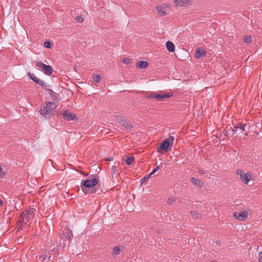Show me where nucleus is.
Wrapping results in <instances>:
<instances>
[{
  "instance_id": "6e6552de",
  "label": "nucleus",
  "mask_w": 262,
  "mask_h": 262,
  "mask_svg": "<svg viewBox=\"0 0 262 262\" xmlns=\"http://www.w3.org/2000/svg\"><path fill=\"white\" fill-rule=\"evenodd\" d=\"M117 119L119 124H120L122 126L124 127L127 130H130L133 128V125L132 123L124 119V117L122 116H118L117 117Z\"/></svg>"
},
{
  "instance_id": "20e7f679",
  "label": "nucleus",
  "mask_w": 262,
  "mask_h": 262,
  "mask_svg": "<svg viewBox=\"0 0 262 262\" xmlns=\"http://www.w3.org/2000/svg\"><path fill=\"white\" fill-rule=\"evenodd\" d=\"M235 134H243L247 136L250 129L249 124L243 123H238L234 126Z\"/></svg>"
},
{
  "instance_id": "473e14b6",
  "label": "nucleus",
  "mask_w": 262,
  "mask_h": 262,
  "mask_svg": "<svg viewBox=\"0 0 262 262\" xmlns=\"http://www.w3.org/2000/svg\"><path fill=\"white\" fill-rule=\"evenodd\" d=\"M190 212H191V214H192V215L195 216H196V217H199V214H198L196 211H191Z\"/></svg>"
},
{
  "instance_id": "4be33fe9",
  "label": "nucleus",
  "mask_w": 262,
  "mask_h": 262,
  "mask_svg": "<svg viewBox=\"0 0 262 262\" xmlns=\"http://www.w3.org/2000/svg\"><path fill=\"white\" fill-rule=\"evenodd\" d=\"M134 157L132 156L130 157L127 158L125 162L127 165H131L133 162L134 161Z\"/></svg>"
},
{
  "instance_id": "c9c22d12",
  "label": "nucleus",
  "mask_w": 262,
  "mask_h": 262,
  "mask_svg": "<svg viewBox=\"0 0 262 262\" xmlns=\"http://www.w3.org/2000/svg\"><path fill=\"white\" fill-rule=\"evenodd\" d=\"M104 160L106 161H112L113 160V157L107 158H105L104 159Z\"/></svg>"
},
{
  "instance_id": "ddd939ff",
  "label": "nucleus",
  "mask_w": 262,
  "mask_h": 262,
  "mask_svg": "<svg viewBox=\"0 0 262 262\" xmlns=\"http://www.w3.org/2000/svg\"><path fill=\"white\" fill-rule=\"evenodd\" d=\"M165 9L166 7L162 6H158L156 7V10L158 12V13L161 16H164L166 14Z\"/></svg>"
},
{
  "instance_id": "f3484780",
  "label": "nucleus",
  "mask_w": 262,
  "mask_h": 262,
  "mask_svg": "<svg viewBox=\"0 0 262 262\" xmlns=\"http://www.w3.org/2000/svg\"><path fill=\"white\" fill-rule=\"evenodd\" d=\"M148 66L147 62L141 60L138 61L136 64V67L139 69H145Z\"/></svg>"
},
{
  "instance_id": "39448f33",
  "label": "nucleus",
  "mask_w": 262,
  "mask_h": 262,
  "mask_svg": "<svg viewBox=\"0 0 262 262\" xmlns=\"http://www.w3.org/2000/svg\"><path fill=\"white\" fill-rule=\"evenodd\" d=\"M174 138L172 136H170L168 139L164 140L161 143L160 146L157 147V151L159 153L161 152V150H167L168 147L171 145H172Z\"/></svg>"
},
{
  "instance_id": "4c0bfd02",
  "label": "nucleus",
  "mask_w": 262,
  "mask_h": 262,
  "mask_svg": "<svg viewBox=\"0 0 262 262\" xmlns=\"http://www.w3.org/2000/svg\"><path fill=\"white\" fill-rule=\"evenodd\" d=\"M47 90L49 92V93L50 95H51L52 94H55V93L51 89H47Z\"/></svg>"
},
{
  "instance_id": "c756f323",
  "label": "nucleus",
  "mask_w": 262,
  "mask_h": 262,
  "mask_svg": "<svg viewBox=\"0 0 262 262\" xmlns=\"http://www.w3.org/2000/svg\"><path fill=\"white\" fill-rule=\"evenodd\" d=\"M43 46L45 47L50 49L51 48V43L49 41H46L43 43Z\"/></svg>"
},
{
  "instance_id": "c85d7f7f",
  "label": "nucleus",
  "mask_w": 262,
  "mask_h": 262,
  "mask_svg": "<svg viewBox=\"0 0 262 262\" xmlns=\"http://www.w3.org/2000/svg\"><path fill=\"white\" fill-rule=\"evenodd\" d=\"M162 100L164 98H170V97L172 96V94H162Z\"/></svg>"
},
{
  "instance_id": "bb28decb",
  "label": "nucleus",
  "mask_w": 262,
  "mask_h": 262,
  "mask_svg": "<svg viewBox=\"0 0 262 262\" xmlns=\"http://www.w3.org/2000/svg\"><path fill=\"white\" fill-rule=\"evenodd\" d=\"M150 176H151V174L150 173L145 176L143 178L141 179V183H143L144 182H145L146 180H147L150 177Z\"/></svg>"
},
{
  "instance_id": "423d86ee",
  "label": "nucleus",
  "mask_w": 262,
  "mask_h": 262,
  "mask_svg": "<svg viewBox=\"0 0 262 262\" xmlns=\"http://www.w3.org/2000/svg\"><path fill=\"white\" fill-rule=\"evenodd\" d=\"M236 174L239 176L241 181L247 184L251 179L252 176L249 173H246L243 170L238 169L236 170Z\"/></svg>"
},
{
  "instance_id": "1a4fd4ad",
  "label": "nucleus",
  "mask_w": 262,
  "mask_h": 262,
  "mask_svg": "<svg viewBox=\"0 0 262 262\" xmlns=\"http://www.w3.org/2000/svg\"><path fill=\"white\" fill-rule=\"evenodd\" d=\"M62 118L64 120L67 121L75 120L78 119V118L77 117L75 114L71 113L68 110L63 112L62 114Z\"/></svg>"
},
{
  "instance_id": "f8f14e48",
  "label": "nucleus",
  "mask_w": 262,
  "mask_h": 262,
  "mask_svg": "<svg viewBox=\"0 0 262 262\" xmlns=\"http://www.w3.org/2000/svg\"><path fill=\"white\" fill-rule=\"evenodd\" d=\"M53 71L54 69L51 66L46 65V64L42 69V72L43 73L48 76L51 75L53 73Z\"/></svg>"
},
{
  "instance_id": "412c9836",
  "label": "nucleus",
  "mask_w": 262,
  "mask_h": 262,
  "mask_svg": "<svg viewBox=\"0 0 262 262\" xmlns=\"http://www.w3.org/2000/svg\"><path fill=\"white\" fill-rule=\"evenodd\" d=\"M45 64L42 63V62H35V67L38 70H42L45 66Z\"/></svg>"
},
{
  "instance_id": "6ab92c4d",
  "label": "nucleus",
  "mask_w": 262,
  "mask_h": 262,
  "mask_svg": "<svg viewBox=\"0 0 262 262\" xmlns=\"http://www.w3.org/2000/svg\"><path fill=\"white\" fill-rule=\"evenodd\" d=\"M235 134L234 127L233 128H229L226 130L225 136L228 137H232Z\"/></svg>"
},
{
  "instance_id": "ea45409f",
  "label": "nucleus",
  "mask_w": 262,
  "mask_h": 262,
  "mask_svg": "<svg viewBox=\"0 0 262 262\" xmlns=\"http://www.w3.org/2000/svg\"><path fill=\"white\" fill-rule=\"evenodd\" d=\"M211 262H217V261H215V260H212V261H211Z\"/></svg>"
},
{
  "instance_id": "e433bc0d",
  "label": "nucleus",
  "mask_w": 262,
  "mask_h": 262,
  "mask_svg": "<svg viewBox=\"0 0 262 262\" xmlns=\"http://www.w3.org/2000/svg\"><path fill=\"white\" fill-rule=\"evenodd\" d=\"M198 173H199L200 174H204L205 173V172L202 169H199L198 171Z\"/></svg>"
},
{
  "instance_id": "9b49d317",
  "label": "nucleus",
  "mask_w": 262,
  "mask_h": 262,
  "mask_svg": "<svg viewBox=\"0 0 262 262\" xmlns=\"http://www.w3.org/2000/svg\"><path fill=\"white\" fill-rule=\"evenodd\" d=\"M145 97L147 99L155 98L158 101L162 100V94H159L155 92H152L149 94H146Z\"/></svg>"
},
{
  "instance_id": "f257e3e1",
  "label": "nucleus",
  "mask_w": 262,
  "mask_h": 262,
  "mask_svg": "<svg viewBox=\"0 0 262 262\" xmlns=\"http://www.w3.org/2000/svg\"><path fill=\"white\" fill-rule=\"evenodd\" d=\"M36 210L33 208L24 210L18 218V229H25L30 225V220L35 217Z\"/></svg>"
},
{
  "instance_id": "2f4dec72",
  "label": "nucleus",
  "mask_w": 262,
  "mask_h": 262,
  "mask_svg": "<svg viewBox=\"0 0 262 262\" xmlns=\"http://www.w3.org/2000/svg\"><path fill=\"white\" fill-rule=\"evenodd\" d=\"M111 170L113 173H115L117 171V168L115 165H113L111 168Z\"/></svg>"
},
{
  "instance_id": "aec40b11",
  "label": "nucleus",
  "mask_w": 262,
  "mask_h": 262,
  "mask_svg": "<svg viewBox=\"0 0 262 262\" xmlns=\"http://www.w3.org/2000/svg\"><path fill=\"white\" fill-rule=\"evenodd\" d=\"M191 182L195 185L200 186V187H201L203 184V183L202 182V181L201 180L197 179L195 178H191Z\"/></svg>"
},
{
  "instance_id": "4468645a",
  "label": "nucleus",
  "mask_w": 262,
  "mask_h": 262,
  "mask_svg": "<svg viewBox=\"0 0 262 262\" xmlns=\"http://www.w3.org/2000/svg\"><path fill=\"white\" fill-rule=\"evenodd\" d=\"M166 47L169 52H173L175 50V46L173 43L170 41H167L166 42Z\"/></svg>"
},
{
  "instance_id": "393cba45",
  "label": "nucleus",
  "mask_w": 262,
  "mask_h": 262,
  "mask_svg": "<svg viewBox=\"0 0 262 262\" xmlns=\"http://www.w3.org/2000/svg\"><path fill=\"white\" fill-rule=\"evenodd\" d=\"M244 41L248 43H251L252 42L251 37L250 36H245Z\"/></svg>"
},
{
  "instance_id": "7c9ffc66",
  "label": "nucleus",
  "mask_w": 262,
  "mask_h": 262,
  "mask_svg": "<svg viewBox=\"0 0 262 262\" xmlns=\"http://www.w3.org/2000/svg\"><path fill=\"white\" fill-rule=\"evenodd\" d=\"M160 169V166H156L154 169L153 170L151 171V173H150V174L151 175H152V174L155 173L156 171H157L158 170Z\"/></svg>"
},
{
  "instance_id": "b1692460",
  "label": "nucleus",
  "mask_w": 262,
  "mask_h": 262,
  "mask_svg": "<svg viewBox=\"0 0 262 262\" xmlns=\"http://www.w3.org/2000/svg\"><path fill=\"white\" fill-rule=\"evenodd\" d=\"M64 235L68 239H70L73 236L72 231H67L66 233H64Z\"/></svg>"
},
{
  "instance_id": "a211bd4d",
  "label": "nucleus",
  "mask_w": 262,
  "mask_h": 262,
  "mask_svg": "<svg viewBox=\"0 0 262 262\" xmlns=\"http://www.w3.org/2000/svg\"><path fill=\"white\" fill-rule=\"evenodd\" d=\"M175 1V5L176 7H183L185 6L188 1L187 0H174Z\"/></svg>"
},
{
  "instance_id": "0eeeda50",
  "label": "nucleus",
  "mask_w": 262,
  "mask_h": 262,
  "mask_svg": "<svg viewBox=\"0 0 262 262\" xmlns=\"http://www.w3.org/2000/svg\"><path fill=\"white\" fill-rule=\"evenodd\" d=\"M27 76L30 79L32 80L34 82H35L36 83L42 86V88L49 87V85L47 83L44 82L43 81L40 80L39 78L36 77V76L33 74H31L30 72H28Z\"/></svg>"
},
{
  "instance_id": "2eb2a0df",
  "label": "nucleus",
  "mask_w": 262,
  "mask_h": 262,
  "mask_svg": "<svg viewBox=\"0 0 262 262\" xmlns=\"http://www.w3.org/2000/svg\"><path fill=\"white\" fill-rule=\"evenodd\" d=\"M121 250V246H117L114 247L111 255L113 256H117L120 254Z\"/></svg>"
},
{
  "instance_id": "5701e85b",
  "label": "nucleus",
  "mask_w": 262,
  "mask_h": 262,
  "mask_svg": "<svg viewBox=\"0 0 262 262\" xmlns=\"http://www.w3.org/2000/svg\"><path fill=\"white\" fill-rule=\"evenodd\" d=\"M101 79V77L100 75L95 74L93 76V80L95 82L98 83Z\"/></svg>"
},
{
  "instance_id": "a878e982",
  "label": "nucleus",
  "mask_w": 262,
  "mask_h": 262,
  "mask_svg": "<svg viewBox=\"0 0 262 262\" xmlns=\"http://www.w3.org/2000/svg\"><path fill=\"white\" fill-rule=\"evenodd\" d=\"M122 62L124 64H129L130 63V59L128 58H124L122 60Z\"/></svg>"
},
{
  "instance_id": "f03ea898",
  "label": "nucleus",
  "mask_w": 262,
  "mask_h": 262,
  "mask_svg": "<svg viewBox=\"0 0 262 262\" xmlns=\"http://www.w3.org/2000/svg\"><path fill=\"white\" fill-rule=\"evenodd\" d=\"M98 181L97 178L82 180L80 184L81 189L85 194L95 193L97 189L94 187L98 184Z\"/></svg>"
},
{
  "instance_id": "9d476101",
  "label": "nucleus",
  "mask_w": 262,
  "mask_h": 262,
  "mask_svg": "<svg viewBox=\"0 0 262 262\" xmlns=\"http://www.w3.org/2000/svg\"><path fill=\"white\" fill-rule=\"evenodd\" d=\"M248 212L247 211H243L241 212H235L234 217L239 221H244L248 217Z\"/></svg>"
},
{
  "instance_id": "58836bf2",
  "label": "nucleus",
  "mask_w": 262,
  "mask_h": 262,
  "mask_svg": "<svg viewBox=\"0 0 262 262\" xmlns=\"http://www.w3.org/2000/svg\"><path fill=\"white\" fill-rule=\"evenodd\" d=\"M3 204V201L1 199H0V207L2 206Z\"/></svg>"
},
{
  "instance_id": "f704fd0d",
  "label": "nucleus",
  "mask_w": 262,
  "mask_h": 262,
  "mask_svg": "<svg viewBox=\"0 0 262 262\" xmlns=\"http://www.w3.org/2000/svg\"><path fill=\"white\" fill-rule=\"evenodd\" d=\"M258 257H259V261L262 262V251L259 253Z\"/></svg>"
},
{
  "instance_id": "72a5a7b5",
  "label": "nucleus",
  "mask_w": 262,
  "mask_h": 262,
  "mask_svg": "<svg viewBox=\"0 0 262 262\" xmlns=\"http://www.w3.org/2000/svg\"><path fill=\"white\" fill-rule=\"evenodd\" d=\"M174 201V199L172 198H169L168 200H167V203L168 204H170L171 203H172V202Z\"/></svg>"
},
{
  "instance_id": "7ed1b4c3",
  "label": "nucleus",
  "mask_w": 262,
  "mask_h": 262,
  "mask_svg": "<svg viewBox=\"0 0 262 262\" xmlns=\"http://www.w3.org/2000/svg\"><path fill=\"white\" fill-rule=\"evenodd\" d=\"M55 105L54 103L48 102L46 103V105L40 107L39 113L42 116L49 118L50 117L51 113L54 111Z\"/></svg>"
},
{
  "instance_id": "dca6fc26",
  "label": "nucleus",
  "mask_w": 262,
  "mask_h": 262,
  "mask_svg": "<svg viewBox=\"0 0 262 262\" xmlns=\"http://www.w3.org/2000/svg\"><path fill=\"white\" fill-rule=\"evenodd\" d=\"M206 54V51L202 49H198L195 53V57L196 58H200L203 55Z\"/></svg>"
},
{
  "instance_id": "cd10ccee",
  "label": "nucleus",
  "mask_w": 262,
  "mask_h": 262,
  "mask_svg": "<svg viewBox=\"0 0 262 262\" xmlns=\"http://www.w3.org/2000/svg\"><path fill=\"white\" fill-rule=\"evenodd\" d=\"M75 19L78 23H82L83 21V18L80 16H77Z\"/></svg>"
}]
</instances>
